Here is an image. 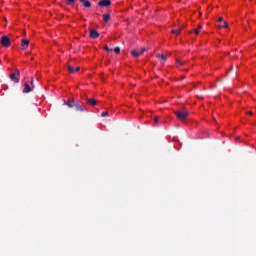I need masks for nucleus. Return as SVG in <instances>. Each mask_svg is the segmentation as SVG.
I'll use <instances>...</instances> for the list:
<instances>
[{
	"label": "nucleus",
	"instance_id": "obj_1",
	"mask_svg": "<svg viewBox=\"0 0 256 256\" xmlns=\"http://www.w3.org/2000/svg\"><path fill=\"white\" fill-rule=\"evenodd\" d=\"M174 114L176 115V118H178L180 121H184L189 116V111L187 109H181L178 111H175Z\"/></svg>",
	"mask_w": 256,
	"mask_h": 256
},
{
	"label": "nucleus",
	"instance_id": "obj_2",
	"mask_svg": "<svg viewBox=\"0 0 256 256\" xmlns=\"http://www.w3.org/2000/svg\"><path fill=\"white\" fill-rule=\"evenodd\" d=\"M0 44L4 48H9L11 46V39L7 35H3L0 39Z\"/></svg>",
	"mask_w": 256,
	"mask_h": 256
},
{
	"label": "nucleus",
	"instance_id": "obj_3",
	"mask_svg": "<svg viewBox=\"0 0 256 256\" xmlns=\"http://www.w3.org/2000/svg\"><path fill=\"white\" fill-rule=\"evenodd\" d=\"M73 108H75V111H78V112H82V113H87V112H88V108L85 107V106L83 105V103L80 102V101H78V102L74 105Z\"/></svg>",
	"mask_w": 256,
	"mask_h": 256
},
{
	"label": "nucleus",
	"instance_id": "obj_4",
	"mask_svg": "<svg viewBox=\"0 0 256 256\" xmlns=\"http://www.w3.org/2000/svg\"><path fill=\"white\" fill-rule=\"evenodd\" d=\"M146 52V48H141L139 51L134 49L131 50V55L135 58H138L140 55H143Z\"/></svg>",
	"mask_w": 256,
	"mask_h": 256
},
{
	"label": "nucleus",
	"instance_id": "obj_5",
	"mask_svg": "<svg viewBox=\"0 0 256 256\" xmlns=\"http://www.w3.org/2000/svg\"><path fill=\"white\" fill-rule=\"evenodd\" d=\"M67 69H68V72H69L70 74H75V73H78V72H79L80 67H79V66H73V65H71V64H68V65H67Z\"/></svg>",
	"mask_w": 256,
	"mask_h": 256
},
{
	"label": "nucleus",
	"instance_id": "obj_6",
	"mask_svg": "<svg viewBox=\"0 0 256 256\" xmlns=\"http://www.w3.org/2000/svg\"><path fill=\"white\" fill-rule=\"evenodd\" d=\"M98 6L104 7V8H109L111 6V1L110 0H100L98 2Z\"/></svg>",
	"mask_w": 256,
	"mask_h": 256
},
{
	"label": "nucleus",
	"instance_id": "obj_7",
	"mask_svg": "<svg viewBox=\"0 0 256 256\" xmlns=\"http://www.w3.org/2000/svg\"><path fill=\"white\" fill-rule=\"evenodd\" d=\"M78 102L79 101H75L74 99H72L69 101H64V105H67L69 108H74Z\"/></svg>",
	"mask_w": 256,
	"mask_h": 256
},
{
	"label": "nucleus",
	"instance_id": "obj_8",
	"mask_svg": "<svg viewBox=\"0 0 256 256\" xmlns=\"http://www.w3.org/2000/svg\"><path fill=\"white\" fill-rule=\"evenodd\" d=\"M79 2L84 6L85 8L91 7V2L89 0H79Z\"/></svg>",
	"mask_w": 256,
	"mask_h": 256
},
{
	"label": "nucleus",
	"instance_id": "obj_9",
	"mask_svg": "<svg viewBox=\"0 0 256 256\" xmlns=\"http://www.w3.org/2000/svg\"><path fill=\"white\" fill-rule=\"evenodd\" d=\"M90 37L96 39L100 37V34L96 30H90Z\"/></svg>",
	"mask_w": 256,
	"mask_h": 256
},
{
	"label": "nucleus",
	"instance_id": "obj_10",
	"mask_svg": "<svg viewBox=\"0 0 256 256\" xmlns=\"http://www.w3.org/2000/svg\"><path fill=\"white\" fill-rule=\"evenodd\" d=\"M9 79L15 83H19V78L15 73L10 74Z\"/></svg>",
	"mask_w": 256,
	"mask_h": 256
},
{
	"label": "nucleus",
	"instance_id": "obj_11",
	"mask_svg": "<svg viewBox=\"0 0 256 256\" xmlns=\"http://www.w3.org/2000/svg\"><path fill=\"white\" fill-rule=\"evenodd\" d=\"M32 89H34V88L30 87L28 83H25V84H24V90H23V92L27 94V93L32 92Z\"/></svg>",
	"mask_w": 256,
	"mask_h": 256
},
{
	"label": "nucleus",
	"instance_id": "obj_12",
	"mask_svg": "<svg viewBox=\"0 0 256 256\" xmlns=\"http://www.w3.org/2000/svg\"><path fill=\"white\" fill-rule=\"evenodd\" d=\"M86 102H87V104L92 105V106L96 105V100L94 98L86 97Z\"/></svg>",
	"mask_w": 256,
	"mask_h": 256
},
{
	"label": "nucleus",
	"instance_id": "obj_13",
	"mask_svg": "<svg viewBox=\"0 0 256 256\" xmlns=\"http://www.w3.org/2000/svg\"><path fill=\"white\" fill-rule=\"evenodd\" d=\"M110 19H111L110 14H104L103 15V22L104 23H108L110 21Z\"/></svg>",
	"mask_w": 256,
	"mask_h": 256
},
{
	"label": "nucleus",
	"instance_id": "obj_14",
	"mask_svg": "<svg viewBox=\"0 0 256 256\" xmlns=\"http://www.w3.org/2000/svg\"><path fill=\"white\" fill-rule=\"evenodd\" d=\"M28 46H29V40L28 39H23L22 40L23 50H25V47H28Z\"/></svg>",
	"mask_w": 256,
	"mask_h": 256
},
{
	"label": "nucleus",
	"instance_id": "obj_15",
	"mask_svg": "<svg viewBox=\"0 0 256 256\" xmlns=\"http://www.w3.org/2000/svg\"><path fill=\"white\" fill-rule=\"evenodd\" d=\"M157 57L162 61H167V56L165 54H158Z\"/></svg>",
	"mask_w": 256,
	"mask_h": 256
},
{
	"label": "nucleus",
	"instance_id": "obj_16",
	"mask_svg": "<svg viewBox=\"0 0 256 256\" xmlns=\"http://www.w3.org/2000/svg\"><path fill=\"white\" fill-rule=\"evenodd\" d=\"M228 23L227 22H223V25H218V28H220V29H227L228 28Z\"/></svg>",
	"mask_w": 256,
	"mask_h": 256
},
{
	"label": "nucleus",
	"instance_id": "obj_17",
	"mask_svg": "<svg viewBox=\"0 0 256 256\" xmlns=\"http://www.w3.org/2000/svg\"><path fill=\"white\" fill-rule=\"evenodd\" d=\"M182 29H183V27L178 28V29H176V30H172V33H173V34H176V35H179V34L182 32Z\"/></svg>",
	"mask_w": 256,
	"mask_h": 256
},
{
	"label": "nucleus",
	"instance_id": "obj_18",
	"mask_svg": "<svg viewBox=\"0 0 256 256\" xmlns=\"http://www.w3.org/2000/svg\"><path fill=\"white\" fill-rule=\"evenodd\" d=\"M202 29V26L199 25L197 29L193 30V32H195L196 35H199L200 34V31Z\"/></svg>",
	"mask_w": 256,
	"mask_h": 256
},
{
	"label": "nucleus",
	"instance_id": "obj_19",
	"mask_svg": "<svg viewBox=\"0 0 256 256\" xmlns=\"http://www.w3.org/2000/svg\"><path fill=\"white\" fill-rule=\"evenodd\" d=\"M67 2V5L72 6L75 4V0H65Z\"/></svg>",
	"mask_w": 256,
	"mask_h": 256
},
{
	"label": "nucleus",
	"instance_id": "obj_20",
	"mask_svg": "<svg viewBox=\"0 0 256 256\" xmlns=\"http://www.w3.org/2000/svg\"><path fill=\"white\" fill-rule=\"evenodd\" d=\"M114 53L117 54V55H118L119 53H121V48L115 47V48H114Z\"/></svg>",
	"mask_w": 256,
	"mask_h": 256
},
{
	"label": "nucleus",
	"instance_id": "obj_21",
	"mask_svg": "<svg viewBox=\"0 0 256 256\" xmlns=\"http://www.w3.org/2000/svg\"><path fill=\"white\" fill-rule=\"evenodd\" d=\"M154 124H156V125L159 124V117L158 116L154 117Z\"/></svg>",
	"mask_w": 256,
	"mask_h": 256
},
{
	"label": "nucleus",
	"instance_id": "obj_22",
	"mask_svg": "<svg viewBox=\"0 0 256 256\" xmlns=\"http://www.w3.org/2000/svg\"><path fill=\"white\" fill-rule=\"evenodd\" d=\"M104 51L111 52L112 48H109L108 46H104Z\"/></svg>",
	"mask_w": 256,
	"mask_h": 256
},
{
	"label": "nucleus",
	"instance_id": "obj_23",
	"mask_svg": "<svg viewBox=\"0 0 256 256\" xmlns=\"http://www.w3.org/2000/svg\"><path fill=\"white\" fill-rule=\"evenodd\" d=\"M15 76H17V77H19L20 75H21V71H19L18 69L17 70H15Z\"/></svg>",
	"mask_w": 256,
	"mask_h": 256
},
{
	"label": "nucleus",
	"instance_id": "obj_24",
	"mask_svg": "<svg viewBox=\"0 0 256 256\" xmlns=\"http://www.w3.org/2000/svg\"><path fill=\"white\" fill-rule=\"evenodd\" d=\"M30 84H31V88H35V83H34V79L33 78H31Z\"/></svg>",
	"mask_w": 256,
	"mask_h": 256
},
{
	"label": "nucleus",
	"instance_id": "obj_25",
	"mask_svg": "<svg viewBox=\"0 0 256 256\" xmlns=\"http://www.w3.org/2000/svg\"><path fill=\"white\" fill-rule=\"evenodd\" d=\"M101 116L102 117H107V116H109V112H102Z\"/></svg>",
	"mask_w": 256,
	"mask_h": 256
},
{
	"label": "nucleus",
	"instance_id": "obj_26",
	"mask_svg": "<svg viewBox=\"0 0 256 256\" xmlns=\"http://www.w3.org/2000/svg\"><path fill=\"white\" fill-rule=\"evenodd\" d=\"M218 22H223V17H218Z\"/></svg>",
	"mask_w": 256,
	"mask_h": 256
},
{
	"label": "nucleus",
	"instance_id": "obj_27",
	"mask_svg": "<svg viewBox=\"0 0 256 256\" xmlns=\"http://www.w3.org/2000/svg\"><path fill=\"white\" fill-rule=\"evenodd\" d=\"M176 64H177L178 66H182V62L176 61Z\"/></svg>",
	"mask_w": 256,
	"mask_h": 256
},
{
	"label": "nucleus",
	"instance_id": "obj_28",
	"mask_svg": "<svg viewBox=\"0 0 256 256\" xmlns=\"http://www.w3.org/2000/svg\"><path fill=\"white\" fill-rule=\"evenodd\" d=\"M247 114H248V115H253V113H252V112H247Z\"/></svg>",
	"mask_w": 256,
	"mask_h": 256
},
{
	"label": "nucleus",
	"instance_id": "obj_29",
	"mask_svg": "<svg viewBox=\"0 0 256 256\" xmlns=\"http://www.w3.org/2000/svg\"><path fill=\"white\" fill-rule=\"evenodd\" d=\"M236 140H239V137H237Z\"/></svg>",
	"mask_w": 256,
	"mask_h": 256
}]
</instances>
